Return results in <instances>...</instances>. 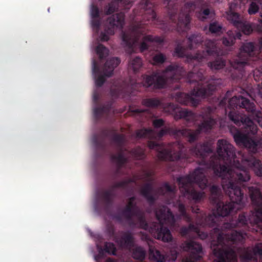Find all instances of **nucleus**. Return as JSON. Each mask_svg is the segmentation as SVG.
Masks as SVG:
<instances>
[{
    "label": "nucleus",
    "mask_w": 262,
    "mask_h": 262,
    "mask_svg": "<svg viewBox=\"0 0 262 262\" xmlns=\"http://www.w3.org/2000/svg\"><path fill=\"white\" fill-rule=\"evenodd\" d=\"M216 152L220 159L223 161L224 165L231 169L232 173L238 168L246 170L250 176L248 169L250 168L256 176L262 177V163L260 160L250 155L247 157L243 156L239 161L236 156L235 148L224 139L218 140ZM251 176L246 182L241 183L235 182L234 184L239 187L243 194L242 186L246 191L248 190L254 207L253 210L251 211L248 217L245 213L239 214L236 221L225 224L224 226L225 228L229 229L241 227L243 228L242 230H229L223 232L219 227H215L213 230L216 235V239L211 242L210 247L214 255L218 259L217 262H237V244L243 242L247 236V231L254 230L262 235V194L256 187H245L244 183L248 182ZM242 203V201L237 205ZM236 205L235 204V207Z\"/></svg>",
    "instance_id": "f257e3e1"
},
{
    "label": "nucleus",
    "mask_w": 262,
    "mask_h": 262,
    "mask_svg": "<svg viewBox=\"0 0 262 262\" xmlns=\"http://www.w3.org/2000/svg\"><path fill=\"white\" fill-rule=\"evenodd\" d=\"M221 160L219 157L215 161L211 160L210 167L213 169L215 176L222 178V188L228 196L230 201L224 202L222 200L220 186L216 185L211 186L209 188V199L210 202L215 205V209L212 214L207 215L197 206L191 207L192 212L196 214L194 222L190 215L187 213L185 205L179 203L178 208L180 215L187 223H189L188 226H183L180 229V233L183 237L187 236L191 232L199 233V226L212 227L216 226L220 217L226 216L231 212L238 209L235 207V204H238L241 202L243 193L234 183L246 182L250 179V176L246 170L238 168L232 173L230 168L220 163Z\"/></svg>",
    "instance_id": "f03ea898"
},
{
    "label": "nucleus",
    "mask_w": 262,
    "mask_h": 262,
    "mask_svg": "<svg viewBox=\"0 0 262 262\" xmlns=\"http://www.w3.org/2000/svg\"><path fill=\"white\" fill-rule=\"evenodd\" d=\"M154 0H141L138 8L135 10V14L141 15L142 21L131 26L128 31L122 32V42L128 54H132L135 52L136 47L142 36V41L139 44L141 52L148 49L147 42L158 43L164 42V39L161 37L145 35L147 31L146 25L149 22L154 23L165 32L176 31L180 33L190 29V13L194 7L193 3H186L181 9L179 15L174 14L173 11H167L169 17V21L167 23L157 17L154 9Z\"/></svg>",
    "instance_id": "7ed1b4c3"
},
{
    "label": "nucleus",
    "mask_w": 262,
    "mask_h": 262,
    "mask_svg": "<svg viewBox=\"0 0 262 262\" xmlns=\"http://www.w3.org/2000/svg\"><path fill=\"white\" fill-rule=\"evenodd\" d=\"M136 200L135 196L129 198L125 208L121 213L116 214L114 218L121 223L124 217L130 227H140L149 230L158 239L163 242H169L172 241V236L169 229L163 226L164 224L171 227L175 226L176 220L171 210L164 205L156 208L155 215L159 222H153L149 225L144 216L138 209Z\"/></svg>",
    "instance_id": "20e7f679"
},
{
    "label": "nucleus",
    "mask_w": 262,
    "mask_h": 262,
    "mask_svg": "<svg viewBox=\"0 0 262 262\" xmlns=\"http://www.w3.org/2000/svg\"><path fill=\"white\" fill-rule=\"evenodd\" d=\"M229 93L227 92L220 101L219 105L225 107L228 102V107L231 110L228 115L229 119L236 125H242L247 134H256L257 127L254 121L262 128V110L256 109L253 102L241 96H235L228 100Z\"/></svg>",
    "instance_id": "39448f33"
},
{
    "label": "nucleus",
    "mask_w": 262,
    "mask_h": 262,
    "mask_svg": "<svg viewBox=\"0 0 262 262\" xmlns=\"http://www.w3.org/2000/svg\"><path fill=\"white\" fill-rule=\"evenodd\" d=\"M185 72L184 68L178 64H171L162 71L152 72L150 75H143L141 83H135L131 88L128 85L126 88L112 89L111 93L113 97L117 98L121 96L134 95V91H138L141 86L144 88H151L154 90L165 88L169 82L177 81L180 80Z\"/></svg>",
    "instance_id": "423d86ee"
},
{
    "label": "nucleus",
    "mask_w": 262,
    "mask_h": 262,
    "mask_svg": "<svg viewBox=\"0 0 262 262\" xmlns=\"http://www.w3.org/2000/svg\"><path fill=\"white\" fill-rule=\"evenodd\" d=\"M204 76L201 71L195 73L188 72L186 75V81L190 84L194 83L195 86L189 94L178 92L175 95V99L180 103L195 107L200 103L196 97L205 98L212 95L216 90V85L212 83H203Z\"/></svg>",
    "instance_id": "0eeeda50"
},
{
    "label": "nucleus",
    "mask_w": 262,
    "mask_h": 262,
    "mask_svg": "<svg viewBox=\"0 0 262 262\" xmlns=\"http://www.w3.org/2000/svg\"><path fill=\"white\" fill-rule=\"evenodd\" d=\"M203 42V36L200 33L192 34L187 37V45L185 47L182 46L180 44L177 45L174 50L173 56L178 57H186L189 61L193 62L196 61L200 63L207 56L213 55L217 53L215 41L211 39H206L204 41V46L206 48L205 50L198 51L194 55L186 54V50L196 48Z\"/></svg>",
    "instance_id": "6e6552de"
},
{
    "label": "nucleus",
    "mask_w": 262,
    "mask_h": 262,
    "mask_svg": "<svg viewBox=\"0 0 262 262\" xmlns=\"http://www.w3.org/2000/svg\"><path fill=\"white\" fill-rule=\"evenodd\" d=\"M177 181L180 191L188 199L199 202L205 196L204 191H198L192 186V184L195 183L202 190L208 186V181L205 174L204 168L198 167L191 173L178 178Z\"/></svg>",
    "instance_id": "1a4fd4ad"
},
{
    "label": "nucleus",
    "mask_w": 262,
    "mask_h": 262,
    "mask_svg": "<svg viewBox=\"0 0 262 262\" xmlns=\"http://www.w3.org/2000/svg\"><path fill=\"white\" fill-rule=\"evenodd\" d=\"M206 112V115H203V121L198 125L196 129H177L173 127L164 128L159 132L158 137L162 138L165 135L169 134L174 136L176 138L181 137H185L190 143L194 142L198 139L200 135L202 132L206 133L210 130L215 124V120L211 116L212 108L210 107H207Z\"/></svg>",
    "instance_id": "9d476101"
},
{
    "label": "nucleus",
    "mask_w": 262,
    "mask_h": 262,
    "mask_svg": "<svg viewBox=\"0 0 262 262\" xmlns=\"http://www.w3.org/2000/svg\"><path fill=\"white\" fill-rule=\"evenodd\" d=\"M147 145L150 149L157 151L158 158L163 161H175L183 157L185 147L180 142H176L166 145L163 143L148 141Z\"/></svg>",
    "instance_id": "9b49d317"
},
{
    "label": "nucleus",
    "mask_w": 262,
    "mask_h": 262,
    "mask_svg": "<svg viewBox=\"0 0 262 262\" xmlns=\"http://www.w3.org/2000/svg\"><path fill=\"white\" fill-rule=\"evenodd\" d=\"M259 50L254 42H247L240 48V53L232 61H230L231 67L237 70L242 75L243 69L246 65L251 64V60L255 61L260 58Z\"/></svg>",
    "instance_id": "f8f14e48"
},
{
    "label": "nucleus",
    "mask_w": 262,
    "mask_h": 262,
    "mask_svg": "<svg viewBox=\"0 0 262 262\" xmlns=\"http://www.w3.org/2000/svg\"><path fill=\"white\" fill-rule=\"evenodd\" d=\"M120 63L118 57H112L107 59L105 63L103 69V75L100 74L99 67L95 60H93L92 72L95 79V84L97 87H101L105 81V77H111L115 68Z\"/></svg>",
    "instance_id": "ddd939ff"
},
{
    "label": "nucleus",
    "mask_w": 262,
    "mask_h": 262,
    "mask_svg": "<svg viewBox=\"0 0 262 262\" xmlns=\"http://www.w3.org/2000/svg\"><path fill=\"white\" fill-rule=\"evenodd\" d=\"M111 139L116 144L117 148L119 151L117 154H112L111 156V160L117 164V168L114 172V176L117 177L120 173L121 167L127 160L124 155L125 150L123 147L125 138L122 134L112 133Z\"/></svg>",
    "instance_id": "4468645a"
},
{
    "label": "nucleus",
    "mask_w": 262,
    "mask_h": 262,
    "mask_svg": "<svg viewBox=\"0 0 262 262\" xmlns=\"http://www.w3.org/2000/svg\"><path fill=\"white\" fill-rule=\"evenodd\" d=\"M124 14L119 13L108 17L106 20L104 32L100 33V37L102 41H107L109 35L115 33V29H122L124 25Z\"/></svg>",
    "instance_id": "2eb2a0df"
},
{
    "label": "nucleus",
    "mask_w": 262,
    "mask_h": 262,
    "mask_svg": "<svg viewBox=\"0 0 262 262\" xmlns=\"http://www.w3.org/2000/svg\"><path fill=\"white\" fill-rule=\"evenodd\" d=\"M134 182L133 179H127L120 182L115 183L109 189L104 190L100 193V198L101 199L104 209L105 211H108L112 207L114 199L116 196L114 190L117 188L125 189L128 185Z\"/></svg>",
    "instance_id": "dca6fc26"
},
{
    "label": "nucleus",
    "mask_w": 262,
    "mask_h": 262,
    "mask_svg": "<svg viewBox=\"0 0 262 262\" xmlns=\"http://www.w3.org/2000/svg\"><path fill=\"white\" fill-rule=\"evenodd\" d=\"M233 138L237 145L244 146L253 153H256L260 148L262 149L261 139L259 140L252 139L238 130L233 135Z\"/></svg>",
    "instance_id": "f3484780"
},
{
    "label": "nucleus",
    "mask_w": 262,
    "mask_h": 262,
    "mask_svg": "<svg viewBox=\"0 0 262 262\" xmlns=\"http://www.w3.org/2000/svg\"><path fill=\"white\" fill-rule=\"evenodd\" d=\"M233 4L230 6V9L227 12V19L238 29L241 30L245 34L249 35L253 31L251 24L243 21L239 14L232 10Z\"/></svg>",
    "instance_id": "a211bd4d"
},
{
    "label": "nucleus",
    "mask_w": 262,
    "mask_h": 262,
    "mask_svg": "<svg viewBox=\"0 0 262 262\" xmlns=\"http://www.w3.org/2000/svg\"><path fill=\"white\" fill-rule=\"evenodd\" d=\"M184 251L189 252L188 257L183 260L182 262H198L202 258L203 253L202 245L194 241H186L182 244Z\"/></svg>",
    "instance_id": "6ab92c4d"
},
{
    "label": "nucleus",
    "mask_w": 262,
    "mask_h": 262,
    "mask_svg": "<svg viewBox=\"0 0 262 262\" xmlns=\"http://www.w3.org/2000/svg\"><path fill=\"white\" fill-rule=\"evenodd\" d=\"M262 257V243H257L254 247L250 249L247 248L241 255L243 262H248L250 260H257L256 256Z\"/></svg>",
    "instance_id": "aec40b11"
},
{
    "label": "nucleus",
    "mask_w": 262,
    "mask_h": 262,
    "mask_svg": "<svg viewBox=\"0 0 262 262\" xmlns=\"http://www.w3.org/2000/svg\"><path fill=\"white\" fill-rule=\"evenodd\" d=\"M191 152L196 157L201 159L200 164L206 165L205 157L208 154L211 153L212 150L207 143H198L191 149Z\"/></svg>",
    "instance_id": "412c9836"
},
{
    "label": "nucleus",
    "mask_w": 262,
    "mask_h": 262,
    "mask_svg": "<svg viewBox=\"0 0 262 262\" xmlns=\"http://www.w3.org/2000/svg\"><path fill=\"white\" fill-rule=\"evenodd\" d=\"M130 6L131 2L130 1L126 0H112L104 8L105 13L106 15H110L119 10L129 9Z\"/></svg>",
    "instance_id": "4be33fe9"
},
{
    "label": "nucleus",
    "mask_w": 262,
    "mask_h": 262,
    "mask_svg": "<svg viewBox=\"0 0 262 262\" xmlns=\"http://www.w3.org/2000/svg\"><path fill=\"white\" fill-rule=\"evenodd\" d=\"M110 134L111 132L108 130L103 129L99 135H94L92 141L97 150L101 151L105 150V139L110 136Z\"/></svg>",
    "instance_id": "5701e85b"
},
{
    "label": "nucleus",
    "mask_w": 262,
    "mask_h": 262,
    "mask_svg": "<svg viewBox=\"0 0 262 262\" xmlns=\"http://www.w3.org/2000/svg\"><path fill=\"white\" fill-rule=\"evenodd\" d=\"M169 106L173 108L175 114V118L184 119L187 121L193 122L196 120V115L192 111L187 109L176 110L174 105L172 103H169Z\"/></svg>",
    "instance_id": "b1692460"
},
{
    "label": "nucleus",
    "mask_w": 262,
    "mask_h": 262,
    "mask_svg": "<svg viewBox=\"0 0 262 262\" xmlns=\"http://www.w3.org/2000/svg\"><path fill=\"white\" fill-rule=\"evenodd\" d=\"M116 243L121 248L130 249L134 246V239L129 231L123 232L119 238H116Z\"/></svg>",
    "instance_id": "393cba45"
},
{
    "label": "nucleus",
    "mask_w": 262,
    "mask_h": 262,
    "mask_svg": "<svg viewBox=\"0 0 262 262\" xmlns=\"http://www.w3.org/2000/svg\"><path fill=\"white\" fill-rule=\"evenodd\" d=\"M140 190L141 194L146 199L150 205H153L156 201V197L152 194L153 191V182L147 181Z\"/></svg>",
    "instance_id": "a878e982"
},
{
    "label": "nucleus",
    "mask_w": 262,
    "mask_h": 262,
    "mask_svg": "<svg viewBox=\"0 0 262 262\" xmlns=\"http://www.w3.org/2000/svg\"><path fill=\"white\" fill-rule=\"evenodd\" d=\"M113 103L108 102L106 104L94 110V115L96 119H99L103 116H107L112 109Z\"/></svg>",
    "instance_id": "bb28decb"
},
{
    "label": "nucleus",
    "mask_w": 262,
    "mask_h": 262,
    "mask_svg": "<svg viewBox=\"0 0 262 262\" xmlns=\"http://www.w3.org/2000/svg\"><path fill=\"white\" fill-rule=\"evenodd\" d=\"M216 47H217L216 46ZM217 48V54L213 55H208L206 57V58H204L203 59V61L204 59H206L208 56H217V57L215 59V60L213 61H210L208 62L207 63L208 66L211 69V70H220L221 69H223L226 65V61L224 60L222 58L219 57V51H218V48Z\"/></svg>",
    "instance_id": "cd10ccee"
},
{
    "label": "nucleus",
    "mask_w": 262,
    "mask_h": 262,
    "mask_svg": "<svg viewBox=\"0 0 262 262\" xmlns=\"http://www.w3.org/2000/svg\"><path fill=\"white\" fill-rule=\"evenodd\" d=\"M240 36L241 35L239 33L235 34L232 31H228L227 33V36L222 38V43L225 46H231L234 43L236 38H240Z\"/></svg>",
    "instance_id": "c85d7f7f"
},
{
    "label": "nucleus",
    "mask_w": 262,
    "mask_h": 262,
    "mask_svg": "<svg viewBox=\"0 0 262 262\" xmlns=\"http://www.w3.org/2000/svg\"><path fill=\"white\" fill-rule=\"evenodd\" d=\"M149 255L151 260L156 262H165L166 260L165 255L154 247H150Z\"/></svg>",
    "instance_id": "c756f323"
},
{
    "label": "nucleus",
    "mask_w": 262,
    "mask_h": 262,
    "mask_svg": "<svg viewBox=\"0 0 262 262\" xmlns=\"http://www.w3.org/2000/svg\"><path fill=\"white\" fill-rule=\"evenodd\" d=\"M154 132L151 128H142L138 129L136 132V137L137 138H148L151 139L153 137Z\"/></svg>",
    "instance_id": "7c9ffc66"
},
{
    "label": "nucleus",
    "mask_w": 262,
    "mask_h": 262,
    "mask_svg": "<svg viewBox=\"0 0 262 262\" xmlns=\"http://www.w3.org/2000/svg\"><path fill=\"white\" fill-rule=\"evenodd\" d=\"M176 191L175 185H170L168 182H165L163 185L158 188V193L162 195H164L166 193H174Z\"/></svg>",
    "instance_id": "2f4dec72"
},
{
    "label": "nucleus",
    "mask_w": 262,
    "mask_h": 262,
    "mask_svg": "<svg viewBox=\"0 0 262 262\" xmlns=\"http://www.w3.org/2000/svg\"><path fill=\"white\" fill-rule=\"evenodd\" d=\"M142 104L146 107L156 108L161 105V101L157 98H145L142 99Z\"/></svg>",
    "instance_id": "473e14b6"
},
{
    "label": "nucleus",
    "mask_w": 262,
    "mask_h": 262,
    "mask_svg": "<svg viewBox=\"0 0 262 262\" xmlns=\"http://www.w3.org/2000/svg\"><path fill=\"white\" fill-rule=\"evenodd\" d=\"M164 4L166 5L167 11H173L174 14L179 15L181 12L178 13L179 6L177 0H164Z\"/></svg>",
    "instance_id": "72a5a7b5"
},
{
    "label": "nucleus",
    "mask_w": 262,
    "mask_h": 262,
    "mask_svg": "<svg viewBox=\"0 0 262 262\" xmlns=\"http://www.w3.org/2000/svg\"><path fill=\"white\" fill-rule=\"evenodd\" d=\"M142 59L139 56H137L129 61L128 67L130 70H132L135 73L138 72L142 67Z\"/></svg>",
    "instance_id": "f704fd0d"
},
{
    "label": "nucleus",
    "mask_w": 262,
    "mask_h": 262,
    "mask_svg": "<svg viewBox=\"0 0 262 262\" xmlns=\"http://www.w3.org/2000/svg\"><path fill=\"white\" fill-rule=\"evenodd\" d=\"M166 60V56L161 52L154 54L152 57V63L155 66L162 64Z\"/></svg>",
    "instance_id": "c9c22d12"
},
{
    "label": "nucleus",
    "mask_w": 262,
    "mask_h": 262,
    "mask_svg": "<svg viewBox=\"0 0 262 262\" xmlns=\"http://www.w3.org/2000/svg\"><path fill=\"white\" fill-rule=\"evenodd\" d=\"M145 251L141 247L135 248L133 250V257L135 259L143 260L145 257Z\"/></svg>",
    "instance_id": "e433bc0d"
},
{
    "label": "nucleus",
    "mask_w": 262,
    "mask_h": 262,
    "mask_svg": "<svg viewBox=\"0 0 262 262\" xmlns=\"http://www.w3.org/2000/svg\"><path fill=\"white\" fill-rule=\"evenodd\" d=\"M96 52L99 58L102 59L108 55L109 51L103 45L99 44L96 48Z\"/></svg>",
    "instance_id": "4c0bfd02"
},
{
    "label": "nucleus",
    "mask_w": 262,
    "mask_h": 262,
    "mask_svg": "<svg viewBox=\"0 0 262 262\" xmlns=\"http://www.w3.org/2000/svg\"><path fill=\"white\" fill-rule=\"evenodd\" d=\"M132 156L137 160H142L145 157L144 150L140 147H137L131 150Z\"/></svg>",
    "instance_id": "58836bf2"
},
{
    "label": "nucleus",
    "mask_w": 262,
    "mask_h": 262,
    "mask_svg": "<svg viewBox=\"0 0 262 262\" xmlns=\"http://www.w3.org/2000/svg\"><path fill=\"white\" fill-rule=\"evenodd\" d=\"M210 14V11L209 8L201 9L200 11L196 13V17L201 21H205L209 17Z\"/></svg>",
    "instance_id": "ea45409f"
},
{
    "label": "nucleus",
    "mask_w": 262,
    "mask_h": 262,
    "mask_svg": "<svg viewBox=\"0 0 262 262\" xmlns=\"http://www.w3.org/2000/svg\"><path fill=\"white\" fill-rule=\"evenodd\" d=\"M104 250L105 252L115 255L116 254V248L113 243L105 242L104 245Z\"/></svg>",
    "instance_id": "a19ab883"
},
{
    "label": "nucleus",
    "mask_w": 262,
    "mask_h": 262,
    "mask_svg": "<svg viewBox=\"0 0 262 262\" xmlns=\"http://www.w3.org/2000/svg\"><path fill=\"white\" fill-rule=\"evenodd\" d=\"M222 27L217 22L214 21L209 24V30L212 33H219L221 31Z\"/></svg>",
    "instance_id": "79ce46f5"
},
{
    "label": "nucleus",
    "mask_w": 262,
    "mask_h": 262,
    "mask_svg": "<svg viewBox=\"0 0 262 262\" xmlns=\"http://www.w3.org/2000/svg\"><path fill=\"white\" fill-rule=\"evenodd\" d=\"M259 8L256 2H252L249 7L248 12L250 15H253L256 13Z\"/></svg>",
    "instance_id": "37998d69"
},
{
    "label": "nucleus",
    "mask_w": 262,
    "mask_h": 262,
    "mask_svg": "<svg viewBox=\"0 0 262 262\" xmlns=\"http://www.w3.org/2000/svg\"><path fill=\"white\" fill-rule=\"evenodd\" d=\"M91 15L92 18H99L100 16L99 10L97 6L92 4L91 7Z\"/></svg>",
    "instance_id": "c03bdc74"
},
{
    "label": "nucleus",
    "mask_w": 262,
    "mask_h": 262,
    "mask_svg": "<svg viewBox=\"0 0 262 262\" xmlns=\"http://www.w3.org/2000/svg\"><path fill=\"white\" fill-rule=\"evenodd\" d=\"M164 121L162 119H155L152 121L153 126L156 128H160L164 125Z\"/></svg>",
    "instance_id": "a18cd8bd"
},
{
    "label": "nucleus",
    "mask_w": 262,
    "mask_h": 262,
    "mask_svg": "<svg viewBox=\"0 0 262 262\" xmlns=\"http://www.w3.org/2000/svg\"><path fill=\"white\" fill-rule=\"evenodd\" d=\"M154 173L152 171H144V175L145 177V180L146 181H154V179L152 178V176Z\"/></svg>",
    "instance_id": "49530a36"
},
{
    "label": "nucleus",
    "mask_w": 262,
    "mask_h": 262,
    "mask_svg": "<svg viewBox=\"0 0 262 262\" xmlns=\"http://www.w3.org/2000/svg\"><path fill=\"white\" fill-rule=\"evenodd\" d=\"M97 249L98 250L99 253L95 257V259L96 261H98L100 258L103 257L104 252H105L104 248H102L101 246H98Z\"/></svg>",
    "instance_id": "de8ad7c7"
},
{
    "label": "nucleus",
    "mask_w": 262,
    "mask_h": 262,
    "mask_svg": "<svg viewBox=\"0 0 262 262\" xmlns=\"http://www.w3.org/2000/svg\"><path fill=\"white\" fill-rule=\"evenodd\" d=\"M92 26L96 30H98L100 26V21L98 18H92Z\"/></svg>",
    "instance_id": "09e8293b"
},
{
    "label": "nucleus",
    "mask_w": 262,
    "mask_h": 262,
    "mask_svg": "<svg viewBox=\"0 0 262 262\" xmlns=\"http://www.w3.org/2000/svg\"><path fill=\"white\" fill-rule=\"evenodd\" d=\"M129 111L134 115H140L146 111V110L141 108H129Z\"/></svg>",
    "instance_id": "8fccbe9b"
},
{
    "label": "nucleus",
    "mask_w": 262,
    "mask_h": 262,
    "mask_svg": "<svg viewBox=\"0 0 262 262\" xmlns=\"http://www.w3.org/2000/svg\"><path fill=\"white\" fill-rule=\"evenodd\" d=\"M260 18L258 20V23L257 25V30L258 31L262 32V9L260 12Z\"/></svg>",
    "instance_id": "3c124183"
},
{
    "label": "nucleus",
    "mask_w": 262,
    "mask_h": 262,
    "mask_svg": "<svg viewBox=\"0 0 262 262\" xmlns=\"http://www.w3.org/2000/svg\"><path fill=\"white\" fill-rule=\"evenodd\" d=\"M196 233L199 235V236L200 237V238H201L202 239H206L208 236V234L207 233L202 232H201L200 230L199 231V233Z\"/></svg>",
    "instance_id": "603ef678"
},
{
    "label": "nucleus",
    "mask_w": 262,
    "mask_h": 262,
    "mask_svg": "<svg viewBox=\"0 0 262 262\" xmlns=\"http://www.w3.org/2000/svg\"><path fill=\"white\" fill-rule=\"evenodd\" d=\"M108 232L110 233V235L113 236L115 233V231L113 228H110L108 229Z\"/></svg>",
    "instance_id": "864d4df0"
},
{
    "label": "nucleus",
    "mask_w": 262,
    "mask_h": 262,
    "mask_svg": "<svg viewBox=\"0 0 262 262\" xmlns=\"http://www.w3.org/2000/svg\"><path fill=\"white\" fill-rule=\"evenodd\" d=\"M259 50L260 52H262V37L260 39L259 41Z\"/></svg>",
    "instance_id": "5fc2aeb1"
},
{
    "label": "nucleus",
    "mask_w": 262,
    "mask_h": 262,
    "mask_svg": "<svg viewBox=\"0 0 262 262\" xmlns=\"http://www.w3.org/2000/svg\"><path fill=\"white\" fill-rule=\"evenodd\" d=\"M177 255H178V253H177V252L175 251L172 254V260H175L177 259Z\"/></svg>",
    "instance_id": "6e6d98bb"
},
{
    "label": "nucleus",
    "mask_w": 262,
    "mask_h": 262,
    "mask_svg": "<svg viewBox=\"0 0 262 262\" xmlns=\"http://www.w3.org/2000/svg\"><path fill=\"white\" fill-rule=\"evenodd\" d=\"M105 262H115V261L113 258H108Z\"/></svg>",
    "instance_id": "4d7b16f0"
},
{
    "label": "nucleus",
    "mask_w": 262,
    "mask_h": 262,
    "mask_svg": "<svg viewBox=\"0 0 262 262\" xmlns=\"http://www.w3.org/2000/svg\"><path fill=\"white\" fill-rule=\"evenodd\" d=\"M175 88L176 89H179L180 88V85L178 84H177L175 86Z\"/></svg>",
    "instance_id": "13d9d810"
},
{
    "label": "nucleus",
    "mask_w": 262,
    "mask_h": 262,
    "mask_svg": "<svg viewBox=\"0 0 262 262\" xmlns=\"http://www.w3.org/2000/svg\"><path fill=\"white\" fill-rule=\"evenodd\" d=\"M94 98L95 100V101H96V100H97V96L95 95V96H94Z\"/></svg>",
    "instance_id": "bf43d9fd"
},
{
    "label": "nucleus",
    "mask_w": 262,
    "mask_h": 262,
    "mask_svg": "<svg viewBox=\"0 0 262 262\" xmlns=\"http://www.w3.org/2000/svg\"><path fill=\"white\" fill-rule=\"evenodd\" d=\"M216 2H219V1H220V0H216Z\"/></svg>",
    "instance_id": "052dcab7"
},
{
    "label": "nucleus",
    "mask_w": 262,
    "mask_h": 262,
    "mask_svg": "<svg viewBox=\"0 0 262 262\" xmlns=\"http://www.w3.org/2000/svg\"><path fill=\"white\" fill-rule=\"evenodd\" d=\"M241 1H242L243 0H241Z\"/></svg>",
    "instance_id": "680f3d73"
}]
</instances>
